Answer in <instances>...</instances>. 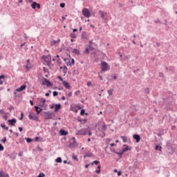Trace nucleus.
Wrapping results in <instances>:
<instances>
[{
    "instance_id": "nucleus-58",
    "label": "nucleus",
    "mask_w": 177,
    "mask_h": 177,
    "mask_svg": "<svg viewBox=\"0 0 177 177\" xmlns=\"http://www.w3.org/2000/svg\"><path fill=\"white\" fill-rule=\"evenodd\" d=\"M26 46V43H22L21 44V48H23V46Z\"/></svg>"
},
{
    "instance_id": "nucleus-16",
    "label": "nucleus",
    "mask_w": 177,
    "mask_h": 177,
    "mask_svg": "<svg viewBox=\"0 0 177 177\" xmlns=\"http://www.w3.org/2000/svg\"><path fill=\"white\" fill-rule=\"evenodd\" d=\"M26 88H27V86L22 85L19 88H17L16 91L17 92H22V91H24V89H26Z\"/></svg>"
},
{
    "instance_id": "nucleus-30",
    "label": "nucleus",
    "mask_w": 177,
    "mask_h": 177,
    "mask_svg": "<svg viewBox=\"0 0 177 177\" xmlns=\"http://www.w3.org/2000/svg\"><path fill=\"white\" fill-rule=\"evenodd\" d=\"M70 37L71 38H77V35L74 32L71 33Z\"/></svg>"
},
{
    "instance_id": "nucleus-17",
    "label": "nucleus",
    "mask_w": 177,
    "mask_h": 177,
    "mask_svg": "<svg viewBox=\"0 0 177 177\" xmlns=\"http://www.w3.org/2000/svg\"><path fill=\"white\" fill-rule=\"evenodd\" d=\"M62 109V104H55V111L57 113V111H59Z\"/></svg>"
},
{
    "instance_id": "nucleus-4",
    "label": "nucleus",
    "mask_w": 177,
    "mask_h": 177,
    "mask_svg": "<svg viewBox=\"0 0 177 177\" xmlns=\"http://www.w3.org/2000/svg\"><path fill=\"white\" fill-rule=\"evenodd\" d=\"M53 113L50 111L44 112V118L45 120H52L53 118Z\"/></svg>"
},
{
    "instance_id": "nucleus-27",
    "label": "nucleus",
    "mask_w": 177,
    "mask_h": 177,
    "mask_svg": "<svg viewBox=\"0 0 177 177\" xmlns=\"http://www.w3.org/2000/svg\"><path fill=\"white\" fill-rule=\"evenodd\" d=\"M3 78H5V75H0V85H2V84H3V82L2 81V80H3Z\"/></svg>"
},
{
    "instance_id": "nucleus-47",
    "label": "nucleus",
    "mask_w": 177,
    "mask_h": 177,
    "mask_svg": "<svg viewBox=\"0 0 177 177\" xmlns=\"http://www.w3.org/2000/svg\"><path fill=\"white\" fill-rule=\"evenodd\" d=\"M26 142H27L28 143H30V142H32V140H31L30 138H27V139H26Z\"/></svg>"
},
{
    "instance_id": "nucleus-45",
    "label": "nucleus",
    "mask_w": 177,
    "mask_h": 177,
    "mask_svg": "<svg viewBox=\"0 0 177 177\" xmlns=\"http://www.w3.org/2000/svg\"><path fill=\"white\" fill-rule=\"evenodd\" d=\"M124 152H123V151H122L120 153L117 152L116 154H118V156H122V154H124Z\"/></svg>"
},
{
    "instance_id": "nucleus-59",
    "label": "nucleus",
    "mask_w": 177,
    "mask_h": 177,
    "mask_svg": "<svg viewBox=\"0 0 177 177\" xmlns=\"http://www.w3.org/2000/svg\"><path fill=\"white\" fill-rule=\"evenodd\" d=\"M66 17H67V15H66L65 17H62V20H66Z\"/></svg>"
},
{
    "instance_id": "nucleus-9",
    "label": "nucleus",
    "mask_w": 177,
    "mask_h": 177,
    "mask_svg": "<svg viewBox=\"0 0 177 177\" xmlns=\"http://www.w3.org/2000/svg\"><path fill=\"white\" fill-rule=\"evenodd\" d=\"M42 85H46V86H52V83L48 79L44 78L42 82Z\"/></svg>"
},
{
    "instance_id": "nucleus-1",
    "label": "nucleus",
    "mask_w": 177,
    "mask_h": 177,
    "mask_svg": "<svg viewBox=\"0 0 177 177\" xmlns=\"http://www.w3.org/2000/svg\"><path fill=\"white\" fill-rule=\"evenodd\" d=\"M110 70V65L106 62H102L101 63V70L100 73H103V71H109Z\"/></svg>"
},
{
    "instance_id": "nucleus-46",
    "label": "nucleus",
    "mask_w": 177,
    "mask_h": 177,
    "mask_svg": "<svg viewBox=\"0 0 177 177\" xmlns=\"http://www.w3.org/2000/svg\"><path fill=\"white\" fill-rule=\"evenodd\" d=\"M88 50H93V47H92L91 46H88V47H87Z\"/></svg>"
},
{
    "instance_id": "nucleus-39",
    "label": "nucleus",
    "mask_w": 177,
    "mask_h": 177,
    "mask_svg": "<svg viewBox=\"0 0 177 177\" xmlns=\"http://www.w3.org/2000/svg\"><path fill=\"white\" fill-rule=\"evenodd\" d=\"M53 96H57V95H59V93L57 91H53Z\"/></svg>"
},
{
    "instance_id": "nucleus-28",
    "label": "nucleus",
    "mask_w": 177,
    "mask_h": 177,
    "mask_svg": "<svg viewBox=\"0 0 177 177\" xmlns=\"http://www.w3.org/2000/svg\"><path fill=\"white\" fill-rule=\"evenodd\" d=\"M82 38H86V32L83 31V32H82Z\"/></svg>"
},
{
    "instance_id": "nucleus-18",
    "label": "nucleus",
    "mask_w": 177,
    "mask_h": 177,
    "mask_svg": "<svg viewBox=\"0 0 177 177\" xmlns=\"http://www.w3.org/2000/svg\"><path fill=\"white\" fill-rule=\"evenodd\" d=\"M62 84L66 88V89H70L71 88V86H70V84H68V82L66 81H63Z\"/></svg>"
},
{
    "instance_id": "nucleus-62",
    "label": "nucleus",
    "mask_w": 177,
    "mask_h": 177,
    "mask_svg": "<svg viewBox=\"0 0 177 177\" xmlns=\"http://www.w3.org/2000/svg\"><path fill=\"white\" fill-rule=\"evenodd\" d=\"M78 93H81V91H77L75 92V95H78Z\"/></svg>"
},
{
    "instance_id": "nucleus-22",
    "label": "nucleus",
    "mask_w": 177,
    "mask_h": 177,
    "mask_svg": "<svg viewBox=\"0 0 177 177\" xmlns=\"http://www.w3.org/2000/svg\"><path fill=\"white\" fill-rule=\"evenodd\" d=\"M121 139H122L124 143H127L128 142V138L125 136H121Z\"/></svg>"
},
{
    "instance_id": "nucleus-19",
    "label": "nucleus",
    "mask_w": 177,
    "mask_h": 177,
    "mask_svg": "<svg viewBox=\"0 0 177 177\" xmlns=\"http://www.w3.org/2000/svg\"><path fill=\"white\" fill-rule=\"evenodd\" d=\"M59 133L61 136H66V135H68V132L66 131L65 130L61 129L59 131Z\"/></svg>"
},
{
    "instance_id": "nucleus-37",
    "label": "nucleus",
    "mask_w": 177,
    "mask_h": 177,
    "mask_svg": "<svg viewBox=\"0 0 177 177\" xmlns=\"http://www.w3.org/2000/svg\"><path fill=\"white\" fill-rule=\"evenodd\" d=\"M1 142L3 143H6V137H3V139H1Z\"/></svg>"
},
{
    "instance_id": "nucleus-57",
    "label": "nucleus",
    "mask_w": 177,
    "mask_h": 177,
    "mask_svg": "<svg viewBox=\"0 0 177 177\" xmlns=\"http://www.w3.org/2000/svg\"><path fill=\"white\" fill-rule=\"evenodd\" d=\"M159 75L162 77H164V73H159Z\"/></svg>"
},
{
    "instance_id": "nucleus-8",
    "label": "nucleus",
    "mask_w": 177,
    "mask_h": 177,
    "mask_svg": "<svg viewBox=\"0 0 177 177\" xmlns=\"http://www.w3.org/2000/svg\"><path fill=\"white\" fill-rule=\"evenodd\" d=\"M76 135H82L85 136L86 135V129H82L80 130H77L75 133Z\"/></svg>"
},
{
    "instance_id": "nucleus-21",
    "label": "nucleus",
    "mask_w": 177,
    "mask_h": 177,
    "mask_svg": "<svg viewBox=\"0 0 177 177\" xmlns=\"http://www.w3.org/2000/svg\"><path fill=\"white\" fill-rule=\"evenodd\" d=\"M60 69L62 70L64 74H67V66H62L60 67Z\"/></svg>"
},
{
    "instance_id": "nucleus-53",
    "label": "nucleus",
    "mask_w": 177,
    "mask_h": 177,
    "mask_svg": "<svg viewBox=\"0 0 177 177\" xmlns=\"http://www.w3.org/2000/svg\"><path fill=\"white\" fill-rule=\"evenodd\" d=\"M32 120H34L35 121H37L38 120V117L35 116L33 117Z\"/></svg>"
},
{
    "instance_id": "nucleus-15",
    "label": "nucleus",
    "mask_w": 177,
    "mask_h": 177,
    "mask_svg": "<svg viewBox=\"0 0 177 177\" xmlns=\"http://www.w3.org/2000/svg\"><path fill=\"white\" fill-rule=\"evenodd\" d=\"M133 138L136 140L137 143H139V142H140V136H139L138 134H134L133 136Z\"/></svg>"
},
{
    "instance_id": "nucleus-20",
    "label": "nucleus",
    "mask_w": 177,
    "mask_h": 177,
    "mask_svg": "<svg viewBox=\"0 0 177 177\" xmlns=\"http://www.w3.org/2000/svg\"><path fill=\"white\" fill-rule=\"evenodd\" d=\"M128 150H129V147L127 145H124L122 148L123 153L128 151Z\"/></svg>"
},
{
    "instance_id": "nucleus-44",
    "label": "nucleus",
    "mask_w": 177,
    "mask_h": 177,
    "mask_svg": "<svg viewBox=\"0 0 177 177\" xmlns=\"http://www.w3.org/2000/svg\"><path fill=\"white\" fill-rule=\"evenodd\" d=\"M66 6V3H60V7L61 8H64Z\"/></svg>"
},
{
    "instance_id": "nucleus-10",
    "label": "nucleus",
    "mask_w": 177,
    "mask_h": 177,
    "mask_svg": "<svg viewBox=\"0 0 177 177\" xmlns=\"http://www.w3.org/2000/svg\"><path fill=\"white\" fill-rule=\"evenodd\" d=\"M32 9H36V8H37V9H41V4L37 3V2H33L31 5Z\"/></svg>"
},
{
    "instance_id": "nucleus-43",
    "label": "nucleus",
    "mask_w": 177,
    "mask_h": 177,
    "mask_svg": "<svg viewBox=\"0 0 177 177\" xmlns=\"http://www.w3.org/2000/svg\"><path fill=\"white\" fill-rule=\"evenodd\" d=\"M55 59L56 62H59V55H57L55 57H54Z\"/></svg>"
},
{
    "instance_id": "nucleus-60",
    "label": "nucleus",
    "mask_w": 177,
    "mask_h": 177,
    "mask_svg": "<svg viewBox=\"0 0 177 177\" xmlns=\"http://www.w3.org/2000/svg\"><path fill=\"white\" fill-rule=\"evenodd\" d=\"M95 172L96 174H100V169L96 170Z\"/></svg>"
},
{
    "instance_id": "nucleus-49",
    "label": "nucleus",
    "mask_w": 177,
    "mask_h": 177,
    "mask_svg": "<svg viewBox=\"0 0 177 177\" xmlns=\"http://www.w3.org/2000/svg\"><path fill=\"white\" fill-rule=\"evenodd\" d=\"M145 93H150V90L149 88L145 89Z\"/></svg>"
},
{
    "instance_id": "nucleus-29",
    "label": "nucleus",
    "mask_w": 177,
    "mask_h": 177,
    "mask_svg": "<svg viewBox=\"0 0 177 177\" xmlns=\"http://www.w3.org/2000/svg\"><path fill=\"white\" fill-rule=\"evenodd\" d=\"M114 91V90H113V89H109V91H108V94H109V96H111V95H113V92Z\"/></svg>"
},
{
    "instance_id": "nucleus-51",
    "label": "nucleus",
    "mask_w": 177,
    "mask_h": 177,
    "mask_svg": "<svg viewBox=\"0 0 177 177\" xmlns=\"http://www.w3.org/2000/svg\"><path fill=\"white\" fill-rule=\"evenodd\" d=\"M24 116V113H21V118H19V120L21 121V120H23V117Z\"/></svg>"
},
{
    "instance_id": "nucleus-12",
    "label": "nucleus",
    "mask_w": 177,
    "mask_h": 177,
    "mask_svg": "<svg viewBox=\"0 0 177 177\" xmlns=\"http://www.w3.org/2000/svg\"><path fill=\"white\" fill-rule=\"evenodd\" d=\"M46 102V100H45L44 97L40 98V102L39 104V107H44V106H45Z\"/></svg>"
},
{
    "instance_id": "nucleus-63",
    "label": "nucleus",
    "mask_w": 177,
    "mask_h": 177,
    "mask_svg": "<svg viewBox=\"0 0 177 177\" xmlns=\"http://www.w3.org/2000/svg\"><path fill=\"white\" fill-rule=\"evenodd\" d=\"M118 176H121V171L118 172Z\"/></svg>"
},
{
    "instance_id": "nucleus-31",
    "label": "nucleus",
    "mask_w": 177,
    "mask_h": 177,
    "mask_svg": "<svg viewBox=\"0 0 177 177\" xmlns=\"http://www.w3.org/2000/svg\"><path fill=\"white\" fill-rule=\"evenodd\" d=\"M55 161L57 162H62V158H60V157H58L56 160H55Z\"/></svg>"
},
{
    "instance_id": "nucleus-52",
    "label": "nucleus",
    "mask_w": 177,
    "mask_h": 177,
    "mask_svg": "<svg viewBox=\"0 0 177 177\" xmlns=\"http://www.w3.org/2000/svg\"><path fill=\"white\" fill-rule=\"evenodd\" d=\"M91 85H92V82H87V86H91Z\"/></svg>"
},
{
    "instance_id": "nucleus-34",
    "label": "nucleus",
    "mask_w": 177,
    "mask_h": 177,
    "mask_svg": "<svg viewBox=\"0 0 177 177\" xmlns=\"http://www.w3.org/2000/svg\"><path fill=\"white\" fill-rule=\"evenodd\" d=\"M161 149H162V147H159L158 145H157V146L155 147V150H160V151H161Z\"/></svg>"
},
{
    "instance_id": "nucleus-56",
    "label": "nucleus",
    "mask_w": 177,
    "mask_h": 177,
    "mask_svg": "<svg viewBox=\"0 0 177 177\" xmlns=\"http://www.w3.org/2000/svg\"><path fill=\"white\" fill-rule=\"evenodd\" d=\"M30 103L31 106H34V102H32V100H30Z\"/></svg>"
},
{
    "instance_id": "nucleus-6",
    "label": "nucleus",
    "mask_w": 177,
    "mask_h": 177,
    "mask_svg": "<svg viewBox=\"0 0 177 177\" xmlns=\"http://www.w3.org/2000/svg\"><path fill=\"white\" fill-rule=\"evenodd\" d=\"M99 15H100L102 20H104V21H107V12L100 10Z\"/></svg>"
},
{
    "instance_id": "nucleus-40",
    "label": "nucleus",
    "mask_w": 177,
    "mask_h": 177,
    "mask_svg": "<svg viewBox=\"0 0 177 177\" xmlns=\"http://www.w3.org/2000/svg\"><path fill=\"white\" fill-rule=\"evenodd\" d=\"M37 177H45V174L44 173H40Z\"/></svg>"
},
{
    "instance_id": "nucleus-50",
    "label": "nucleus",
    "mask_w": 177,
    "mask_h": 177,
    "mask_svg": "<svg viewBox=\"0 0 177 177\" xmlns=\"http://www.w3.org/2000/svg\"><path fill=\"white\" fill-rule=\"evenodd\" d=\"M58 79L59 80V81H62V83H63V81H64V80H63V77H62L61 76H58Z\"/></svg>"
},
{
    "instance_id": "nucleus-7",
    "label": "nucleus",
    "mask_w": 177,
    "mask_h": 177,
    "mask_svg": "<svg viewBox=\"0 0 177 177\" xmlns=\"http://www.w3.org/2000/svg\"><path fill=\"white\" fill-rule=\"evenodd\" d=\"M107 129V125L106 124H104L102 127V133L101 134H99V136H100V138H104V136H106V131Z\"/></svg>"
},
{
    "instance_id": "nucleus-13",
    "label": "nucleus",
    "mask_w": 177,
    "mask_h": 177,
    "mask_svg": "<svg viewBox=\"0 0 177 177\" xmlns=\"http://www.w3.org/2000/svg\"><path fill=\"white\" fill-rule=\"evenodd\" d=\"M77 107H78V109H80L79 105H71V109L72 111H75V113H78V110H77Z\"/></svg>"
},
{
    "instance_id": "nucleus-26",
    "label": "nucleus",
    "mask_w": 177,
    "mask_h": 177,
    "mask_svg": "<svg viewBox=\"0 0 177 177\" xmlns=\"http://www.w3.org/2000/svg\"><path fill=\"white\" fill-rule=\"evenodd\" d=\"M1 127L5 131H8V129H9V127H6V125H5L3 123L1 124Z\"/></svg>"
},
{
    "instance_id": "nucleus-35",
    "label": "nucleus",
    "mask_w": 177,
    "mask_h": 177,
    "mask_svg": "<svg viewBox=\"0 0 177 177\" xmlns=\"http://www.w3.org/2000/svg\"><path fill=\"white\" fill-rule=\"evenodd\" d=\"M5 174H5V172H3V171H0V177H3Z\"/></svg>"
},
{
    "instance_id": "nucleus-54",
    "label": "nucleus",
    "mask_w": 177,
    "mask_h": 177,
    "mask_svg": "<svg viewBox=\"0 0 177 177\" xmlns=\"http://www.w3.org/2000/svg\"><path fill=\"white\" fill-rule=\"evenodd\" d=\"M19 132H23V128L22 127H19Z\"/></svg>"
},
{
    "instance_id": "nucleus-41",
    "label": "nucleus",
    "mask_w": 177,
    "mask_h": 177,
    "mask_svg": "<svg viewBox=\"0 0 177 177\" xmlns=\"http://www.w3.org/2000/svg\"><path fill=\"white\" fill-rule=\"evenodd\" d=\"M4 147H3L2 144H0V151H3Z\"/></svg>"
},
{
    "instance_id": "nucleus-3",
    "label": "nucleus",
    "mask_w": 177,
    "mask_h": 177,
    "mask_svg": "<svg viewBox=\"0 0 177 177\" xmlns=\"http://www.w3.org/2000/svg\"><path fill=\"white\" fill-rule=\"evenodd\" d=\"M82 13L84 17H87V19H89L91 17V11H89V9L88 8H84L82 10Z\"/></svg>"
},
{
    "instance_id": "nucleus-14",
    "label": "nucleus",
    "mask_w": 177,
    "mask_h": 177,
    "mask_svg": "<svg viewBox=\"0 0 177 177\" xmlns=\"http://www.w3.org/2000/svg\"><path fill=\"white\" fill-rule=\"evenodd\" d=\"M8 122V125H12L13 127L16 124L17 121H16V119L13 118L12 120H9Z\"/></svg>"
},
{
    "instance_id": "nucleus-2",
    "label": "nucleus",
    "mask_w": 177,
    "mask_h": 177,
    "mask_svg": "<svg viewBox=\"0 0 177 177\" xmlns=\"http://www.w3.org/2000/svg\"><path fill=\"white\" fill-rule=\"evenodd\" d=\"M42 59L47 63L48 66L52 64V57H50V55H43Z\"/></svg>"
},
{
    "instance_id": "nucleus-61",
    "label": "nucleus",
    "mask_w": 177,
    "mask_h": 177,
    "mask_svg": "<svg viewBox=\"0 0 177 177\" xmlns=\"http://www.w3.org/2000/svg\"><path fill=\"white\" fill-rule=\"evenodd\" d=\"M90 28H95V26L91 24V25H90Z\"/></svg>"
},
{
    "instance_id": "nucleus-24",
    "label": "nucleus",
    "mask_w": 177,
    "mask_h": 177,
    "mask_svg": "<svg viewBox=\"0 0 177 177\" xmlns=\"http://www.w3.org/2000/svg\"><path fill=\"white\" fill-rule=\"evenodd\" d=\"M73 53H75V55H80V50H78L77 48H74L73 50Z\"/></svg>"
},
{
    "instance_id": "nucleus-25",
    "label": "nucleus",
    "mask_w": 177,
    "mask_h": 177,
    "mask_svg": "<svg viewBox=\"0 0 177 177\" xmlns=\"http://www.w3.org/2000/svg\"><path fill=\"white\" fill-rule=\"evenodd\" d=\"M35 109L37 113V114H39L42 110V109H40L39 106H35Z\"/></svg>"
},
{
    "instance_id": "nucleus-11",
    "label": "nucleus",
    "mask_w": 177,
    "mask_h": 177,
    "mask_svg": "<svg viewBox=\"0 0 177 177\" xmlns=\"http://www.w3.org/2000/svg\"><path fill=\"white\" fill-rule=\"evenodd\" d=\"M26 62H27V64L26 66V68L28 71H30V70H31V68L32 67V65H31L30 59H27Z\"/></svg>"
},
{
    "instance_id": "nucleus-55",
    "label": "nucleus",
    "mask_w": 177,
    "mask_h": 177,
    "mask_svg": "<svg viewBox=\"0 0 177 177\" xmlns=\"http://www.w3.org/2000/svg\"><path fill=\"white\" fill-rule=\"evenodd\" d=\"M99 77H100V81H103V77H102V75H99Z\"/></svg>"
},
{
    "instance_id": "nucleus-42",
    "label": "nucleus",
    "mask_w": 177,
    "mask_h": 177,
    "mask_svg": "<svg viewBox=\"0 0 177 177\" xmlns=\"http://www.w3.org/2000/svg\"><path fill=\"white\" fill-rule=\"evenodd\" d=\"M81 115H84V114H85V110L84 109H82L81 112H80Z\"/></svg>"
},
{
    "instance_id": "nucleus-5",
    "label": "nucleus",
    "mask_w": 177,
    "mask_h": 177,
    "mask_svg": "<svg viewBox=\"0 0 177 177\" xmlns=\"http://www.w3.org/2000/svg\"><path fill=\"white\" fill-rule=\"evenodd\" d=\"M73 142L70 143L69 146L71 149H75V147H77L78 146V144L77 143V140H75V137L72 138Z\"/></svg>"
},
{
    "instance_id": "nucleus-23",
    "label": "nucleus",
    "mask_w": 177,
    "mask_h": 177,
    "mask_svg": "<svg viewBox=\"0 0 177 177\" xmlns=\"http://www.w3.org/2000/svg\"><path fill=\"white\" fill-rule=\"evenodd\" d=\"M60 42V39H58L57 41L54 40L51 42V46H53L54 45H56V44H59Z\"/></svg>"
},
{
    "instance_id": "nucleus-33",
    "label": "nucleus",
    "mask_w": 177,
    "mask_h": 177,
    "mask_svg": "<svg viewBox=\"0 0 177 177\" xmlns=\"http://www.w3.org/2000/svg\"><path fill=\"white\" fill-rule=\"evenodd\" d=\"M72 158L73 160H75V161H78V158L75 155H73Z\"/></svg>"
},
{
    "instance_id": "nucleus-64",
    "label": "nucleus",
    "mask_w": 177,
    "mask_h": 177,
    "mask_svg": "<svg viewBox=\"0 0 177 177\" xmlns=\"http://www.w3.org/2000/svg\"><path fill=\"white\" fill-rule=\"evenodd\" d=\"M3 177H9V174H4Z\"/></svg>"
},
{
    "instance_id": "nucleus-32",
    "label": "nucleus",
    "mask_w": 177,
    "mask_h": 177,
    "mask_svg": "<svg viewBox=\"0 0 177 177\" xmlns=\"http://www.w3.org/2000/svg\"><path fill=\"white\" fill-rule=\"evenodd\" d=\"M94 164H95L97 165V164H99V161L98 160H94V161L91 162V165H93Z\"/></svg>"
},
{
    "instance_id": "nucleus-48",
    "label": "nucleus",
    "mask_w": 177,
    "mask_h": 177,
    "mask_svg": "<svg viewBox=\"0 0 177 177\" xmlns=\"http://www.w3.org/2000/svg\"><path fill=\"white\" fill-rule=\"evenodd\" d=\"M68 97H71L73 96V93L72 92H69L68 93Z\"/></svg>"
},
{
    "instance_id": "nucleus-36",
    "label": "nucleus",
    "mask_w": 177,
    "mask_h": 177,
    "mask_svg": "<svg viewBox=\"0 0 177 177\" xmlns=\"http://www.w3.org/2000/svg\"><path fill=\"white\" fill-rule=\"evenodd\" d=\"M28 118H29L30 120H32V119L34 118V116L32 115V113H30V114H29Z\"/></svg>"
},
{
    "instance_id": "nucleus-38",
    "label": "nucleus",
    "mask_w": 177,
    "mask_h": 177,
    "mask_svg": "<svg viewBox=\"0 0 177 177\" xmlns=\"http://www.w3.org/2000/svg\"><path fill=\"white\" fill-rule=\"evenodd\" d=\"M90 50L88 48V47L86 48L85 53L86 55H89Z\"/></svg>"
}]
</instances>
